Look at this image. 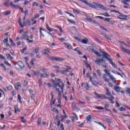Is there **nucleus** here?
I'll return each mask as SVG.
<instances>
[{
	"instance_id": "37998d69",
	"label": "nucleus",
	"mask_w": 130,
	"mask_h": 130,
	"mask_svg": "<svg viewBox=\"0 0 130 130\" xmlns=\"http://www.w3.org/2000/svg\"><path fill=\"white\" fill-rule=\"evenodd\" d=\"M82 42L84 44H87L88 43V39L82 40Z\"/></svg>"
},
{
	"instance_id": "6e6552de",
	"label": "nucleus",
	"mask_w": 130,
	"mask_h": 130,
	"mask_svg": "<svg viewBox=\"0 0 130 130\" xmlns=\"http://www.w3.org/2000/svg\"><path fill=\"white\" fill-rule=\"evenodd\" d=\"M118 18L119 20H124L126 18H127V15H124L122 13H119V14L118 15ZM119 17H122L123 18Z\"/></svg>"
},
{
	"instance_id": "f704fd0d",
	"label": "nucleus",
	"mask_w": 130,
	"mask_h": 130,
	"mask_svg": "<svg viewBox=\"0 0 130 130\" xmlns=\"http://www.w3.org/2000/svg\"><path fill=\"white\" fill-rule=\"evenodd\" d=\"M10 14H11V11H8L6 12L3 13V14L4 15V16H8V15H10Z\"/></svg>"
},
{
	"instance_id": "423d86ee",
	"label": "nucleus",
	"mask_w": 130,
	"mask_h": 130,
	"mask_svg": "<svg viewBox=\"0 0 130 130\" xmlns=\"http://www.w3.org/2000/svg\"><path fill=\"white\" fill-rule=\"evenodd\" d=\"M10 6L12 7V8H14V9H19L21 11V13H24V9L22 8H21L20 6H19L18 5H14V3L13 2H11L10 3Z\"/></svg>"
},
{
	"instance_id": "ddd939ff",
	"label": "nucleus",
	"mask_w": 130,
	"mask_h": 130,
	"mask_svg": "<svg viewBox=\"0 0 130 130\" xmlns=\"http://www.w3.org/2000/svg\"><path fill=\"white\" fill-rule=\"evenodd\" d=\"M64 45L67 49H73V47L71 44L67 43L64 44Z\"/></svg>"
},
{
	"instance_id": "a18cd8bd",
	"label": "nucleus",
	"mask_w": 130,
	"mask_h": 130,
	"mask_svg": "<svg viewBox=\"0 0 130 130\" xmlns=\"http://www.w3.org/2000/svg\"><path fill=\"white\" fill-rule=\"evenodd\" d=\"M60 73L61 75H66L67 74V72L66 70L64 71H60Z\"/></svg>"
},
{
	"instance_id": "412c9836",
	"label": "nucleus",
	"mask_w": 130,
	"mask_h": 130,
	"mask_svg": "<svg viewBox=\"0 0 130 130\" xmlns=\"http://www.w3.org/2000/svg\"><path fill=\"white\" fill-rule=\"evenodd\" d=\"M46 29H47L48 31H49V32H52L54 29L53 28H50V27H49V25L47 23L46 25Z\"/></svg>"
},
{
	"instance_id": "393cba45",
	"label": "nucleus",
	"mask_w": 130,
	"mask_h": 130,
	"mask_svg": "<svg viewBox=\"0 0 130 130\" xmlns=\"http://www.w3.org/2000/svg\"><path fill=\"white\" fill-rule=\"evenodd\" d=\"M74 51H77V52H78V54H79V55H82V52L79 51V49L78 47L74 49Z\"/></svg>"
},
{
	"instance_id": "72a5a7b5",
	"label": "nucleus",
	"mask_w": 130,
	"mask_h": 130,
	"mask_svg": "<svg viewBox=\"0 0 130 130\" xmlns=\"http://www.w3.org/2000/svg\"><path fill=\"white\" fill-rule=\"evenodd\" d=\"M109 108V104H106L105 106V108L106 110H107L108 111H111L110 109H108L107 108Z\"/></svg>"
},
{
	"instance_id": "f3484780",
	"label": "nucleus",
	"mask_w": 130,
	"mask_h": 130,
	"mask_svg": "<svg viewBox=\"0 0 130 130\" xmlns=\"http://www.w3.org/2000/svg\"><path fill=\"white\" fill-rule=\"evenodd\" d=\"M114 90H115V91H116L117 93H119V92H120V87L118 86L115 85L114 87Z\"/></svg>"
},
{
	"instance_id": "bf43d9fd",
	"label": "nucleus",
	"mask_w": 130,
	"mask_h": 130,
	"mask_svg": "<svg viewBox=\"0 0 130 130\" xmlns=\"http://www.w3.org/2000/svg\"><path fill=\"white\" fill-rule=\"evenodd\" d=\"M33 7H38V3L37 2H34L32 4Z\"/></svg>"
},
{
	"instance_id": "5fc2aeb1",
	"label": "nucleus",
	"mask_w": 130,
	"mask_h": 130,
	"mask_svg": "<svg viewBox=\"0 0 130 130\" xmlns=\"http://www.w3.org/2000/svg\"><path fill=\"white\" fill-rule=\"evenodd\" d=\"M40 70L41 71V72H43V73H45L46 71V69H45V68H40Z\"/></svg>"
},
{
	"instance_id": "4be33fe9",
	"label": "nucleus",
	"mask_w": 130,
	"mask_h": 130,
	"mask_svg": "<svg viewBox=\"0 0 130 130\" xmlns=\"http://www.w3.org/2000/svg\"><path fill=\"white\" fill-rule=\"evenodd\" d=\"M39 50H40V48L38 47L33 49V52H35V53H38V52H39Z\"/></svg>"
},
{
	"instance_id": "39448f33",
	"label": "nucleus",
	"mask_w": 130,
	"mask_h": 130,
	"mask_svg": "<svg viewBox=\"0 0 130 130\" xmlns=\"http://www.w3.org/2000/svg\"><path fill=\"white\" fill-rule=\"evenodd\" d=\"M87 50H88V51H91V52H93V53H94V54L96 55L97 56L101 57V54L97 52V51L95 50V49H93L92 47L89 46L88 48H87Z\"/></svg>"
},
{
	"instance_id": "58836bf2",
	"label": "nucleus",
	"mask_w": 130,
	"mask_h": 130,
	"mask_svg": "<svg viewBox=\"0 0 130 130\" xmlns=\"http://www.w3.org/2000/svg\"><path fill=\"white\" fill-rule=\"evenodd\" d=\"M102 16H104L105 17H110V15L107 13L102 14Z\"/></svg>"
},
{
	"instance_id": "603ef678",
	"label": "nucleus",
	"mask_w": 130,
	"mask_h": 130,
	"mask_svg": "<svg viewBox=\"0 0 130 130\" xmlns=\"http://www.w3.org/2000/svg\"><path fill=\"white\" fill-rule=\"evenodd\" d=\"M91 23H93L94 24H95L96 25H99V23L97 22L96 20H92L91 21Z\"/></svg>"
},
{
	"instance_id": "69168bd1",
	"label": "nucleus",
	"mask_w": 130,
	"mask_h": 130,
	"mask_svg": "<svg viewBox=\"0 0 130 130\" xmlns=\"http://www.w3.org/2000/svg\"><path fill=\"white\" fill-rule=\"evenodd\" d=\"M27 49V47H24L21 51V53H24L25 50Z\"/></svg>"
},
{
	"instance_id": "774afa93",
	"label": "nucleus",
	"mask_w": 130,
	"mask_h": 130,
	"mask_svg": "<svg viewBox=\"0 0 130 130\" xmlns=\"http://www.w3.org/2000/svg\"><path fill=\"white\" fill-rule=\"evenodd\" d=\"M53 111L54 112H56L57 113H58V110H57V109H56V108H54L53 109Z\"/></svg>"
},
{
	"instance_id": "c756f323",
	"label": "nucleus",
	"mask_w": 130,
	"mask_h": 130,
	"mask_svg": "<svg viewBox=\"0 0 130 130\" xmlns=\"http://www.w3.org/2000/svg\"><path fill=\"white\" fill-rule=\"evenodd\" d=\"M9 41L12 46H16V44H15V43H14V42L13 41V40H12L11 38L9 39Z\"/></svg>"
},
{
	"instance_id": "4d7b16f0",
	"label": "nucleus",
	"mask_w": 130,
	"mask_h": 130,
	"mask_svg": "<svg viewBox=\"0 0 130 130\" xmlns=\"http://www.w3.org/2000/svg\"><path fill=\"white\" fill-rule=\"evenodd\" d=\"M96 73L98 74L99 76L101 77V72H100V70H98Z\"/></svg>"
},
{
	"instance_id": "1a4fd4ad",
	"label": "nucleus",
	"mask_w": 130,
	"mask_h": 130,
	"mask_svg": "<svg viewBox=\"0 0 130 130\" xmlns=\"http://www.w3.org/2000/svg\"><path fill=\"white\" fill-rule=\"evenodd\" d=\"M105 60L103 59H98L95 61V62L98 64V66H100L102 62H105Z\"/></svg>"
},
{
	"instance_id": "49530a36",
	"label": "nucleus",
	"mask_w": 130,
	"mask_h": 130,
	"mask_svg": "<svg viewBox=\"0 0 130 130\" xmlns=\"http://www.w3.org/2000/svg\"><path fill=\"white\" fill-rule=\"evenodd\" d=\"M0 66L2 68H3L4 70H5V71H7V69H6V66H5V64H4V63H0Z\"/></svg>"
},
{
	"instance_id": "6e6d98bb",
	"label": "nucleus",
	"mask_w": 130,
	"mask_h": 130,
	"mask_svg": "<svg viewBox=\"0 0 130 130\" xmlns=\"http://www.w3.org/2000/svg\"><path fill=\"white\" fill-rule=\"evenodd\" d=\"M92 85H93V86H97V85H98V83L95 81H92L91 82Z\"/></svg>"
},
{
	"instance_id": "9d476101",
	"label": "nucleus",
	"mask_w": 130,
	"mask_h": 130,
	"mask_svg": "<svg viewBox=\"0 0 130 130\" xmlns=\"http://www.w3.org/2000/svg\"><path fill=\"white\" fill-rule=\"evenodd\" d=\"M120 48L122 50V51H123V52H125L127 54H129L130 55V51L129 50L125 49L123 46H121Z\"/></svg>"
},
{
	"instance_id": "a19ab883",
	"label": "nucleus",
	"mask_w": 130,
	"mask_h": 130,
	"mask_svg": "<svg viewBox=\"0 0 130 130\" xmlns=\"http://www.w3.org/2000/svg\"><path fill=\"white\" fill-rule=\"evenodd\" d=\"M55 121L56 122L60 121V120H59V117H58V116L57 115L55 116Z\"/></svg>"
},
{
	"instance_id": "338daca9",
	"label": "nucleus",
	"mask_w": 130,
	"mask_h": 130,
	"mask_svg": "<svg viewBox=\"0 0 130 130\" xmlns=\"http://www.w3.org/2000/svg\"><path fill=\"white\" fill-rule=\"evenodd\" d=\"M66 14H69L70 17H73V18H75V15L72 14L71 13H70L67 12Z\"/></svg>"
},
{
	"instance_id": "7ed1b4c3",
	"label": "nucleus",
	"mask_w": 130,
	"mask_h": 130,
	"mask_svg": "<svg viewBox=\"0 0 130 130\" xmlns=\"http://www.w3.org/2000/svg\"><path fill=\"white\" fill-rule=\"evenodd\" d=\"M108 57H110V55H109V54H108L107 53H104V58L107 59V60H108V61L110 62V63L112 66V67H113V68H115V69H117V65H116V64H115V63L113 62V61H112V59H111V58H109Z\"/></svg>"
},
{
	"instance_id": "473e14b6",
	"label": "nucleus",
	"mask_w": 130,
	"mask_h": 130,
	"mask_svg": "<svg viewBox=\"0 0 130 130\" xmlns=\"http://www.w3.org/2000/svg\"><path fill=\"white\" fill-rule=\"evenodd\" d=\"M86 119H87V121H90V122H91V119H92V116H91L90 115H89L87 116V117H86Z\"/></svg>"
},
{
	"instance_id": "c85d7f7f",
	"label": "nucleus",
	"mask_w": 130,
	"mask_h": 130,
	"mask_svg": "<svg viewBox=\"0 0 130 130\" xmlns=\"http://www.w3.org/2000/svg\"><path fill=\"white\" fill-rule=\"evenodd\" d=\"M66 67L67 68L65 69V71H66V73H69V71H71L72 68L70 66H66Z\"/></svg>"
},
{
	"instance_id": "5701e85b",
	"label": "nucleus",
	"mask_w": 130,
	"mask_h": 130,
	"mask_svg": "<svg viewBox=\"0 0 130 130\" xmlns=\"http://www.w3.org/2000/svg\"><path fill=\"white\" fill-rule=\"evenodd\" d=\"M6 56H7V59L9 60H12V59H13V57L11 56V54L9 53H7Z\"/></svg>"
},
{
	"instance_id": "052dcab7",
	"label": "nucleus",
	"mask_w": 130,
	"mask_h": 130,
	"mask_svg": "<svg viewBox=\"0 0 130 130\" xmlns=\"http://www.w3.org/2000/svg\"><path fill=\"white\" fill-rule=\"evenodd\" d=\"M55 81H56V82H59V83H62L61 79H59L58 78H55Z\"/></svg>"
},
{
	"instance_id": "13d9d810",
	"label": "nucleus",
	"mask_w": 130,
	"mask_h": 130,
	"mask_svg": "<svg viewBox=\"0 0 130 130\" xmlns=\"http://www.w3.org/2000/svg\"><path fill=\"white\" fill-rule=\"evenodd\" d=\"M104 21L105 22H107L108 23H109V22H110V18H104Z\"/></svg>"
},
{
	"instance_id": "cd10ccee",
	"label": "nucleus",
	"mask_w": 130,
	"mask_h": 130,
	"mask_svg": "<svg viewBox=\"0 0 130 130\" xmlns=\"http://www.w3.org/2000/svg\"><path fill=\"white\" fill-rule=\"evenodd\" d=\"M106 94L107 96H109V97H110V95H111V94H110V91H109V89H108L107 88H106Z\"/></svg>"
},
{
	"instance_id": "7c9ffc66",
	"label": "nucleus",
	"mask_w": 130,
	"mask_h": 130,
	"mask_svg": "<svg viewBox=\"0 0 130 130\" xmlns=\"http://www.w3.org/2000/svg\"><path fill=\"white\" fill-rule=\"evenodd\" d=\"M105 121H106V122H107L108 123L111 124V120H110V119L109 118H105Z\"/></svg>"
},
{
	"instance_id": "09e8293b",
	"label": "nucleus",
	"mask_w": 130,
	"mask_h": 130,
	"mask_svg": "<svg viewBox=\"0 0 130 130\" xmlns=\"http://www.w3.org/2000/svg\"><path fill=\"white\" fill-rule=\"evenodd\" d=\"M25 40H28L27 43H33V42H34L33 40H29V39L28 38L25 39Z\"/></svg>"
},
{
	"instance_id": "f257e3e1",
	"label": "nucleus",
	"mask_w": 130,
	"mask_h": 130,
	"mask_svg": "<svg viewBox=\"0 0 130 130\" xmlns=\"http://www.w3.org/2000/svg\"><path fill=\"white\" fill-rule=\"evenodd\" d=\"M94 95L96 96L97 98H99L100 99L106 98V99H108L109 101H110L112 104H114V101H113V100H114V96H113L112 95H110V98L106 96L105 94H99L96 92H94Z\"/></svg>"
},
{
	"instance_id": "ea45409f",
	"label": "nucleus",
	"mask_w": 130,
	"mask_h": 130,
	"mask_svg": "<svg viewBox=\"0 0 130 130\" xmlns=\"http://www.w3.org/2000/svg\"><path fill=\"white\" fill-rule=\"evenodd\" d=\"M119 111H126V109L125 108H123L122 107L119 108Z\"/></svg>"
},
{
	"instance_id": "680f3d73",
	"label": "nucleus",
	"mask_w": 130,
	"mask_h": 130,
	"mask_svg": "<svg viewBox=\"0 0 130 130\" xmlns=\"http://www.w3.org/2000/svg\"><path fill=\"white\" fill-rule=\"evenodd\" d=\"M120 43L121 44H123L124 45H125V46H126V47H128V46H127V45H126V44H125V43H124V42L120 41Z\"/></svg>"
},
{
	"instance_id": "f03ea898",
	"label": "nucleus",
	"mask_w": 130,
	"mask_h": 130,
	"mask_svg": "<svg viewBox=\"0 0 130 130\" xmlns=\"http://www.w3.org/2000/svg\"><path fill=\"white\" fill-rule=\"evenodd\" d=\"M43 54L44 55H47L48 59H49V60H51L52 61H64L66 60L64 58L50 56L46 52H44Z\"/></svg>"
},
{
	"instance_id": "bb28decb",
	"label": "nucleus",
	"mask_w": 130,
	"mask_h": 130,
	"mask_svg": "<svg viewBox=\"0 0 130 130\" xmlns=\"http://www.w3.org/2000/svg\"><path fill=\"white\" fill-rule=\"evenodd\" d=\"M19 87H21V83L20 82H17V84L15 86V88L16 90H18Z\"/></svg>"
},
{
	"instance_id": "e433bc0d",
	"label": "nucleus",
	"mask_w": 130,
	"mask_h": 130,
	"mask_svg": "<svg viewBox=\"0 0 130 130\" xmlns=\"http://www.w3.org/2000/svg\"><path fill=\"white\" fill-rule=\"evenodd\" d=\"M37 123L38 125H40V124H41V118H39L38 119Z\"/></svg>"
},
{
	"instance_id": "a211bd4d",
	"label": "nucleus",
	"mask_w": 130,
	"mask_h": 130,
	"mask_svg": "<svg viewBox=\"0 0 130 130\" xmlns=\"http://www.w3.org/2000/svg\"><path fill=\"white\" fill-rule=\"evenodd\" d=\"M107 75L105 74L103 75V79L104 81V82H107V83H109V80L107 79Z\"/></svg>"
},
{
	"instance_id": "79ce46f5",
	"label": "nucleus",
	"mask_w": 130,
	"mask_h": 130,
	"mask_svg": "<svg viewBox=\"0 0 130 130\" xmlns=\"http://www.w3.org/2000/svg\"><path fill=\"white\" fill-rule=\"evenodd\" d=\"M104 38L107 39V40H109L110 41H111V39L109 37H108V36H107L106 35V36H105Z\"/></svg>"
},
{
	"instance_id": "6ab92c4d",
	"label": "nucleus",
	"mask_w": 130,
	"mask_h": 130,
	"mask_svg": "<svg viewBox=\"0 0 130 130\" xmlns=\"http://www.w3.org/2000/svg\"><path fill=\"white\" fill-rule=\"evenodd\" d=\"M18 24L21 28H24V26H26V25L25 24H24L23 25V24H22V20L21 19L20 17L18 19Z\"/></svg>"
},
{
	"instance_id": "c9c22d12",
	"label": "nucleus",
	"mask_w": 130,
	"mask_h": 130,
	"mask_svg": "<svg viewBox=\"0 0 130 130\" xmlns=\"http://www.w3.org/2000/svg\"><path fill=\"white\" fill-rule=\"evenodd\" d=\"M67 21H68L69 23H71V24H76V22H75V21L72 20L70 19H67Z\"/></svg>"
},
{
	"instance_id": "9b49d317",
	"label": "nucleus",
	"mask_w": 130,
	"mask_h": 130,
	"mask_svg": "<svg viewBox=\"0 0 130 130\" xmlns=\"http://www.w3.org/2000/svg\"><path fill=\"white\" fill-rule=\"evenodd\" d=\"M93 4L94 5H96V7L99 8V9H102V10H106V9H105V7H104V6H103V5H102L98 4L96 3H93Z\"/></svg>"
},
{
	"instance_id": "0e129e2a",
	"label": "nucleus",
	"mask_w": 130,
	"mask_h": 130,
	"mask_svg": "<svg viewBox=\"0 0 130 130\" xmlns=\"http://www.w3.org/2000/svg\"><path fill=\"white\" fill-rule=\"evenodd\" d=\"M4 62L5 64H6V66H8V67H11V64L9 63V62H8L7 61H5Z\"/></svg>"
},
{
	"instance_id": "e2e57ef3",
	"label": "nucleus",
	"mask_w": 130,
	"mask_h": 130,
	"mask_svg": "<svg viewBox=\"0 0 130 130\" xmlns=\"http://www.w3.org/2000/svg\"><path fill=\"white\" fill-rule=\"evenodd\" d=\"M73 12L76 14H80V13H81V11H78L77 10H74Z\"/></svg>"
},
{
	"instance_id": "20e7f679",
	"label": "nucleus",
	"mask_w": 130,
	"mask_h": 130,
	"mask_svg": "<svg viewBox=\"0 0 130 130\" xmlns=\"http://www.w3.org/2000/svg\"><path fill=\"white\" fill-rule=\"evenodd\" d=\"M104 72L105 73V74H106L107 75V76L108 77H109L110 80H112V82L114 83V84H116V78H115V77H114L112 75H111L110 74V73H109V70H106V69H105L104 70Z\"/></svg>"
},
{
	"instance_id": "4468645a",
	"label": "nucleus",
	"mask_w": 130,
	"mask_h": 130,
	"mask_svg": "<svg viewBox=\"0 0 130 130\" xmlns=\"http://www.w3.org/2000/svg\"><path fill=\"white\" fill-rule=\"evenodd\" d=\"M34 76L36 77H39V75H40V70H37L32 72Z\"/></svg>"
},
{
	"instance_id": "b1692460",
	"label": "nucleus",
	"mask_w": 130,
	"mask_h": 130,
	"mask_svg": "<svg viewBox=\"0 0 130 130\" xmlns=\"http://www.w3.org/2000/svg\"><path fill=\"white\" fill-rule=\"evenodd\" d=\"M42 31H45V30H44V29H43L42 28L40 27V33L41 36L42 37H45V36H44V35L43 33L42 32Z\"/></svg>"
},
{
	"instance_id": "f8f14e48",
	"label": "nucleus",
	"mask_w": 130,
	"mask_h": 130,
	"mask_svg": "<svg viewBox=\"0 0 130 130\" xmlns=\"http://www.w3.org/2000/svg\"><path fill=\"white\" fill-rule=\"evenodd\" d=\"M51 103L50 105H54V103H55V100H53V93L52 92H51Z\"/></svg>"
},
{
	"instance_id": "8fccbe9b",
	"label": "nucleus",
	"mask_w": 130,
	"mask_h": 130,
	"mask_svg": "<svg viewBox=\"0 0 130 130\" xmlns=\"http://www.w3.org/2000/svg\"><path fill=\"white\" fill-rule=\"evenodd\" d=\"M126 93L127 94H130V88L128 87L126 89Z\"/></svg>"
},
{
	"instance_id": "c03bdc74",
	"label": "nucleus",
	"mask_w": 130,
	"mask_h": 130,
	"mask_svg": "<svg viewBox=\"0 0 130 130\" xmlns=\"http://www.w3.org/2000/svg\"><path fill=\"white\" fill-rule=\"evenodd\" d=\"M35 61H36V60L35 58L32 59V60L30 61L31 66H34V62Z\"/></svg>"
},
{
	"instance_id": "dca6fc26",
	"label": "nucleus",
	"mask_w": 130,
	"mask_h": 130,
	"mask_svg": "<svg viewBox=\"0 0 130 130\" xmlns=\"http://www.w3.org/2000/svg\"><path fill=\"white\" fill-rule=\"evenodd\" d=\"M17 66L20 68V69H23L24 68V63L21 61L17 62Z\"/></svg>"
},
{
	"instance_id": "2eb2a0df",
	"label": "nucleus",
	"mask_w": 130,
	"mask_h": 130,
	"mask_svg": "<svg viewBox=\"0 0 130 130\" xmlns=\"http://www.w3.org/2000/svg\"><path fill=\"white\" fill-rule=\"evenodd\" d=\"M8 41L9 39L8 38L5 39L3 40V43H5V44H6V46H9V47H12V46L9 44Z\"/></svg>"
},
{
	"instance_id": "aec40b11",
	"label": "nucleus",
	"mask_w": 130,
	"mask_h": 130,
	"mask_svg": "<svg viewBox=\"0 0 130 130\" xmlns=\"http://www.w3.org/2000/svg\"><path fill=\"white\" fill-rule=\"evenodd\" d=\"M40 76H41V78H47L48 77H49V75L47 73H41L40 74Z\"/></svg>"
},
{
	"instance_id": "de8ad7c7",
	"label": "nucleus",
	"mask_w": 130,
	"mask_h": 130,
	"mask_svg": "<svg viewBox=\"0 0 130 130\" xmlns=\"http://www.w3.org/2000/svg\"><path fill=\"white\" fill-rule=\"evenodd\" d=\"M86 20H87L88 22H92V21L93 20L92 18H89V17H86Z\"/></svg>"
},
{
	"instance_id": "2f4dec72",
	"label": "nucleus",
	"mask_w": 130,
	"mask_h": 130,
	"mask_svg": "<svg viewBox=\"0 0 130 130\" xmlns=\"http://www.w3.org/2000/svg\"><path fill=\"white\" fill-rule=\"evenodd\" d=\"M95 109H97L98 110H104V108L103 107H95Z\"/></svg>"
},
{
	"instance_id": "4c0bfd02",
	"label": "nucleus",
	"mask_w": 130,
	"mask_h": 130,
	"mask_svg": "<svg viewBox=\"0 0 130 130\" xmlns=\"http://www.w3.org/2000/svg\"><path fill=\"white\" fill-rule=\"evenodd\" d=\"M44 51H45V52H47L48 53H50V51H49V49H48V48H44Z\"/></svg>"
},
{
	"instance_id": "0eeeda50",
	"label": "nucleus",
	"mask_w": 130,
	"mask_h": 130,
	"mask_svg": "<svg viewBox=\"0 0 130 130\" xmlns=\"http://www.w3.org/2000/svg\"><path fill=\"white\" fill-rule=\"evenodd\" d=\"M57 86H58L59 88H60L61 90V93H63V87H64V84H63V83H62V85H60V84H59V83L56 82V84H55L54 87Z\"/></svg>"
},
{
	"instance_id": "a878e982",
	"label": "nucleus",
	"mask_w": 130,
	"mask_h": 130,
	"mask_svg": "<svg viewBox=\"0 0 130 130\" xmlns=\"http://www.w3.org/2000/svg\"><path fill=\"white\" fill-rule=\"evenodd\" d=\"M27 38H28V36L26 35H23L20 37L21 40H23V39H27Z\"/></svg>"
},
{
	"instance_id": "864d4df0",
	"label": "nucleus",
	"mask_w": 130,
	"mask_h": 130,
	"mask_svg": "<svg viewBox=\"0 0 130 130\" xmlns=\"http://www.w3.org/2000/svg\"><path fill=\"white\" fill-rule=\"evenodd\" d=\"M8 90H12L13 89V86L11 85H9L7 87Z\"/></svg>"
},
{
	"instance_id": "3c124183",
	"label": "nucleus",
	"mask_w": 130,
	"mask_h": 130,
	"mask_svg": "<svg viewBox=\"0 0 130 130\" xmlns=\"http://www.w3.org/2000/svg\"><path fill=\"white\" fill-rule=\"evenodd\" d=\"M18 100L19 101V103H22V101H21V95L20 94L18 95Z\"/></svg>"
}]
</instances>
